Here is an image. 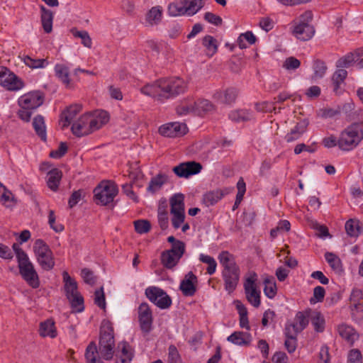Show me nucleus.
Segmentation results:
<instances>
[{"label":"nucleus","instance_id":"53","mask_svg":"<svg viewBox=\"0 0 363 363\" xmlns=\"http://www.w3.org/2000/svg\"><path fill=\"white\" fill-rule=\"evenodd\" d=\"M313 79H321L323 78L326 72L327 67L324 62L321 60H315L313 65Z\"/></svg>","mask_w":363,"mask_h":363},{"label":"nucleus","instance_id":"19","mask_svg":"<svg viewBox=\"0 0 363 363\" xmlns=\"http://www.w3.org/2000/svg\"><path fill=\"white\" fill-rule=\"evenodd\" d=\"M139 321L141 330L145 333L150 330L152 318V312L146 303H143L138 308Z\"/></svg>","mask_w":363,"mask_h":363},{"label":"nucleus","instance_id":"11","mask_svg":"<svg viewBox=\"0 0 363 363\" xmlns=\"http://www.w3.org/2000/svg\"><path fill=\"white\" fill-rule=\"evenodd\" d=\"M185 252L184 242H178L173 248L164 250L161 254V263L168 269H173Z\"/></svg>","mask_w":363,"mask_h":363},{"label":"nucleus","instance_id":"23","mask_svg":"<svg viewBox=\"0 0 363 363\" xmlns=\"http://www.w3.org/2000/svg\"><path fill=\"white\" fill-rule=\"evenodd\" d=\"M162 9L161 6H154L146 13L143 23L145 26L157 25L162 20Z\"/></svg>","mask_w":363,"mask_h":363},{"label":"nucleus","instance_id":"30","mask_svg":"<svg viewBox=\"0 0 363 363\" xmlns=\"http://www.w3.org/2000/svg\"><path fill=\"white\" fill-rule=\"evenodd\" d=\"M121 363H127L132 360L133 357V349L131 346L126 342L118 343L117 347Z\"/></svg>","mask_w":363,"mask_h":363},{"label":"nucleus","instance_id":"36","mask_svg":"<svg viewBox=\"0 0 363 363\" xmlns=\"http://www.w3.org/2000/svg\"><path fill=\"white\" fill-rule=\"evenodd\" d=\"M361 54L359 51L350 52L345 57L339 59L336 62V66L338 68H347L350 67L354 62L359 60Z\"/></svg>","mask_w":363,"mask_h":363},{"label":"nucleus","instance_id":"51","mask_svg":"<svg viewBox=\"0 0 363 363\" xmlns=\"http://www.w3.org/2000/svg\"><path fill=\"white\" fill-rule=\"evenodd\" d=\"M194 101H185L182 102L177 108V113L180 116H185L189 113L195 114Z\"/></svg>","mask_w":363,"mask_h":363},{"label":"nucleus","instance_id":"46","mask_svg":"<svg viewBox=\"0 0 363 363\" xmlns=\"http://www.w3.org/2000/svg\"><path fill=\"white\" fill-rule=\"evenodd\" d=\"M61 177V172L57 169H53L50 171L47 181L48 187L52 191H56L58 188Z\"/></svg>","mask_w":363,"mask_h":363},{"label":"nucleus","instance_id":"5","mask_svg":"<svg viewBox=\"0 0 363 363\" xmlns=\"http://www.w3.org/2000/svg\"><path fill=\"white\" fill-rule=\"evenodd\" d=\"M362 140V128L358 123H353L341 132L339 137V148L343 151H350Z\"/></svg>","mask_w":363,"mask_h":363},{"label":"nucleus","instance_id":"42","mask_svg":"<svg viewBox=\"0 0 363 363\" xmlns=\"http://www.w3.org/2000/svg\"><path fill=\"white\" fill-rule=\"evenodd\" d=\"M82 106L79 104L72 105L62 113L65 118L63 127L68 126L74 120L75 116L80 112Z\"/></svg>","mask_w":363,"mask_h":363},{"label":"nucleus","instance_id":"12","mask_svg":"<svg viewBox=\"0 0 363 363\" xmlns=\"http://www.w3.org/2000/svg\"><path fill=\"white\" fill-rule=\"evenodd\" d=\"M148 299L162 309L169 308L172 304L170 297L162 289L156 286H150L145 290Z\"/></svg>","mask_w":363,"mask_h":363},{"label":"nucleus","instance_id":"58","mask_svg":"<svg viewBox=\"0 0 363 363\" xmlns=\"http://www.w3.org/2000/svg\"><path fill=\"white\" fill-rule=\"evenodd\" d=\"M81 276L84 281L89 285H94L96 283V277L94 274V272L87 268L82 269Z\"/></svg>","mask_w":363,"mask_h":363},{"label":"nucleus","instance_id":"10","mask_svg":"<svg viewBox=\"0 0 363 363\" xmlns=\"http://www.w3.org/2000/svg\"><path fill=\"white\" fill-rule=\"evenodd\" d=\"M160 86L163 100L183 93L186 87L185 82L179 77L161 79Z\"/></svg>","mask_w":363,"mask_h":363},{"label":"nucleus","instance_id":"37","mask_svg":"<svg viewBox=\"0 0 363 363\" xmlns=\"http://www.w3.org/2000/svg\"><path fill=\"white\" fill-rule=\"evenodd\" d=\"M40 335L43 337H55L57 335L55 323L52 320H47L40 323L39 329Z\"/></svg>","mask_w":363,"mask_h":363},{"label":"nucleus","instance_id":"47","mask_svg":"<svg viewBox=\"0 0 363 363\" xmlns=\"http://www.w3.org/2000/svg\"><path fill=\"white\" fill-rule=\"evenodd\" d=\"M203 45L206 48V55L212 57L218 50L217 40L211 35H206L203 39Z\"/></svg>","mask_w":363,"mask_h":363},{"label":"nucleus","instance_id":"62","mask_svg":"<svg viewBox=\"0 0 363 363\" xmlns=\"http://www.w3.org/2000/svg\"><path fill=\"white\" fill-rule=\"evenodd\" d=\"M238 193L236 195V203H240L246 191V185L242 178H240L237 183Z\"/></svg>","mask_w":363,"mask_h":363},{"label":"nucleus","instance_id":"34","mask_svg":"<svg viewBox=\"0 0 363 363\" xmlns=\"http://www.w3.org/2000/svg\"><path fill=\"white\" fill-rule=\"evenodd\" d=\"M363 298L362 291L357 288H354L351 292L350 301V308L352 314L354 311H358L362 308V300Z\"/></svg>","mask_w":363,"mask_h":363},{"label":"nucleus","instance_id":"64","mask_svg":"<svg viewBox=\"0 0 363 363\" xmlns=\"http://www.w3.org/2000/svg\"><path fill=\"white\" fill-rule=\"evenodd\" d=\"M168 361L169 363H179L180 357L177 347L170 345L168 350Z\"/></svg>","mask_w":363,"mask_h":363},{"label":"nucleus","instance_id":"27","mask_svg":"<svg viewBox=\"0 0 363 363\" xmlns=\"http://www.w3.org/2000/svg\"><path fill=\"white\" fill-rule=\"evenodd\" d=\"M167 182V177L164 174H158L155 177H153L148 186L147 187V191L152 194H155L160 191L162 186Z\"/></svg>","mask_w":363,"mask_h":363},{"label":"nucleus","instance_id":"54","mask_svg":"<svg viewBox=\"0 0 363 363\" xmlns=\"http://www.w3.org/2000/svg\"><path fill=\"white\" fill-rule=\"evenodd\" d=\"M264 283V293L265 296L269 298H273L277 294V286L274 279H265Z\"/></svg>","mask_w":363,"mask_h":363},{"label":"nucleus","instance_id":"61","mask_svg":"<svg viewBox=\"0 0 363 363\" xmlns=\"http://www.w3.org/2000/svg\"><path fill=\"white\" fill-rule=\"evenodd\" d=\"M325 289L320 286H318L313 289V296L311 298V303H315L317 302H321L325 296Z\"/></svg>","mask_w":363,"mask_h":363},{"label":"nucleus","instance_id":"24","mask_svg":"<svg viewBox=\"0 0 363 363\" xmlns=\"http://www.w3.org/2000/svg\"><path fill=\"white\" fill-rule=\"evenodd\" d=\"M227 340L236 345L246 346L252 341V335L247 332L235 331L227 337Z\"/></svg>","mask_w":363,"mask_h":363},{"label":"nucleus","instance_id":"31","mask_svg":"<svg viewBox=\"0 0 363 363\" xmlns=\"http://www.w3.org/2000/svg\"><path fill=\"white\" fill-rule=\"evenodd\" d=\"M307 123L304 121L298 123L293 128L291 129L290 132L288 133L285 136V140L287 143H292L302 135L306 131Z\"/></svg>","mask_w":363,"mask_h":363},{"label":"nucleus","instance_id":"32","mask_svg":"<svg viewBox=\"0 0 363 363\" xmlns=\"http://www.w3.org/2000/svg\"><path fill=\"white\" fill-rule=\"evenodd\" d=\"M184 196L182 194H174L170 199V213H184Z\"/></svg>","mask_w":363,"mask_h":363},{"label":"nucleus","instance_id":"26","mask_svg":"<svg viewBox=\"0 0 363 363\" xmlns=\"http://www.w3.org/2000/svg\"><path fill=\"white\" fill-rule=\"evenodd\" d=\"M62 279L67 297L79 294L77 281L69 276L67 272H62Z\"/></svg>","mask_w":363,"mask_h":363},{"label":"nucleus","instance_id":"40","mask_svg":"<svg viewBox=\"0 0 363 363\" xmlns=\"http://www.w3.org/2000/svg\"><path fill=\"white\" fill-rule=\"evenodd\" d=\"M41 22L43 30L45 33H49L52 29V13L44 7L41 8Z\"/></svg>","mask_w":363,"mask_h":363},{"label":"nucleus","instance_id":"39","mask_svg":"<svg viewBox=\"0 0 363 363\" xmlns=\"http://www.w3.org/2000/svg\"><path fill=\"white\" fill-rule=\"evenodd\" d=\"M22 61L31 69H40L46 67L49 62L47 59H34L28 55H23Z\"/></svg>","mask_w":363,"mask_h":363},{"label":"nucleus","instance_id":"29","mask_svg":"<svg viewBox=\"0 0 363 363\" xmlns=\"http://www.w3.org/2000/svg\"><path fill=\"white\" fill-rule=\"evenodd\" d=\"M225 193L220 189H216L206 193L203 196V203L208 207L217 203L224 196Z\"/></svg>","mask_w":363,"mask_h":363},{"label":"nucleus","instance_id":"17","mask_svg":"<svg viewBox=\"0 0 363 363\" xmlns=\"http://www.w3.org/2000/svg\"><path fill=\"white\" fill-rule=\"evenodd\" d=\"M186 132V126L184 123L173 122L162 125L159 128V133L164 136L174 138L183 135Z\"/></svg>","mask_w":363,"mask_h":363},{"label":"nucleus","instance_id":"18","mask_svg":"<svg viewBox=\"0 0 363 363\" xmlns=\"http://www.w3.org/2000/svg\"><path fill=\"white\" fill-rule=\"evenodd\" d=\"M197 282L196 276L190 272L181 281L179 289L185 296H192L196 291Z\"/></svg>","mask_w":363,"mask_h":363},{"label":"nucleus","instance_id":"57","mask_svg":"<svg viewBox=\"0 0 363 363\" xmlns=\"http://www.w3.org/2000/svg\"><path fill=\"white\" fill-rule=\"evenodd\" d=\"M135 230L140 234L147 233L150 230V223L146 220H138L134 222Z\"/></svg>","mask_w":363,"mask_h":363},{"label":"nucleus","instance_id":"21","mask_svg":"<svg viewBox=\"0 0 363 363\" xmlns=\"http://www.w3.org/2000/svg\"><path fill=\"white\" fill-rule=\"evenodd\" d=\"M238 96V91L235 88L230 87L225 90H218L213 95V99L222 104H231L234 102Z\"/></svg>","mask_w":363,"mask_h":363},{"label":"nucleus","instance_id":"60","mask_svg":"<svg viewBox=\"0 0 363 363\" xmlns=\"http://www.w3.org/2000/svg\"><path fill=\"white\" fill-rule=\"evenodd\" d=\"M347 363H362V353L358 349H352L349 352Z\"/></svg>","mask_w":363,"mask_h":363},{"label":"nucleus","instance_id":"25","mask_svg":"<svg viewBox=\"0 0 363 363\" xmlns=\"http://www.w3.org/2000/svg\"><path fill=\"white\" fill-rule=\"evenodd\" d=\"M160 79L156 81L153 84H147L140 89V91L143 94L152 96L157 99V100L163 101L162 97L161 88H160Z\"/></svg>","mask_w":363,"mask_h":363},{"label":"nucleus","instance_id":"16","mask_svg":"<svg viewBox=\"0 0 363 363\" xmlns=\"http://www.w3.org/2000/svg\"><path fill=\"white\" fill-rule=\"evenodd\" d=\"M202 166L200 163L190 161L183 162L173 168V172L179 177L188 178L201 172Z\"/></svg>","mask_w":363,"mask_h":363},{"label":"nucleus","instance_id":"20","mask_svg":"<svg viewBox=\"0 0 363 363\" xmlns=\"http://www.w3.org/2000/svg\"><path fill=\"white\" fill-rule=\"evenodd\" d=\"M311 310L298 312L295 318L294 323L286 328H291V330L296 333L302 331L308 324L311 317Z\"/></svg>","mask_w":363,"mask_h":363},{"label":"nucleus","instance_id":"33","mask_svg":"<svg viewBox=\"0 0 363 363\" xmlns=\"http://www.w3.org/2000/svg\"><path fill=\"white\" fill-rule=\"evenodd\" d=\"M337 332L339 335L350 344H353L357 338V334L355 333L354 330L345 324L340 325L337 327Z\"/></svg>","mask_w":363,"mask_h":363},{"label":"nucleus","instance_id":"8","mask_svg":"<svg viewBox=\"0 0 363 363\" xmlns=\"http://www.w3.org/2000/svg\"><path fill=\"white\" fill-rule=\"evenodd\" d=\"M118 193L117 185L111 181H102L94 190L96 203L104 206L112 203Z\"/></svg>","mask_w":363,"mask_h":363},{"label":"nucleus","instance_id":"1","mask_svg":"<svg viewBox=\"0 0 363 363\" xmlns=\"http://www.w3.org/2000/svg\"><path fill=\"white\" fill-rule=\"evenodd\" d=\"M114 346L113 328L108 321H104L101 327L99 351L96 344L91 342L85 352L87 363H103L99 355L106 360L111 359L114 353Z\"/></svg>","mask_w":363,"mask_h":363},{"label":"nucleus","instance_id":"6","mask_svg":"<svg viewBox=\"0 0 363 363\" xmlns=\"http://www.w3.org/2000/svg\"><path fill=\"white\" fill-rule=\"evenodd\" d=\"M312 20L311 11H306L298 18L293 21L292 34L298 40L306 41L315 33V29L310 21Z\"/></svg>","mask_w":363,"mask_h":363},{"label":"nucleus","instance_id":"49","mask_svg":"<svg viewBox=\"0 0 363 363\" xmlns=\"http://www.w3.org/2000/svg\"><path fill=\"white\" fill-rule=\"evenodd\" d=\"M67 298L70 302L71 306L74 311L79 313L84 311V298L79 293Z\"/></svg>","mask_w":363,"mask_h":363},{"label":"nucleus","instance_id":"14","mask_svg":"<svg viewBox=\"0 0 363 363\" xmlns=\"http://www.w3.org/2000/svg\"><path fill=\"white\" fill-rule=\"evenodd\" d=\"M25 86L24 82L6 67L1 66V86L9 91H17Z\"/></svg>","mask_w":363,"mask_h":363},{"label":"nucleus","instance_id":"43","mask_svg":"<svg viewBox=\"0 0 363 363\" xmlns=\"http://www.w3.org/2000/svg\"><path fill=\"white\" fill-rule=\"evenodd\" d=\"M363 230L360 223L357 219H350L345 223V230L350 237H357Z\"/></svg>","mask_w":363,"mask_h":363},{"label":"nucleus","instance_id":"9","mask_svg":"<svg viewBox=\"0 0 363 363\" xmlns=\"http://www.w3.org/2000/svg\"><path fill=\"white\" fill-rule=\"evenodd\" d=\"M33 251L37 262L43 269L49 271L54 267L55 259L52 252L43 240H35Z\"/></svg>","mask_w":363,"mask_h":363},{"label":"nucleus","instance_id":"50","mask_svg":"<svg viewBox=\"0 0 363 363\" xmlns=\"http://www.w3.org/2000/svg\"><path fill=\"white\" fill-rule=\"evenodd\" d=\"M199 260L201 262L208 264V267L206 269V273L208 274L212 275L216 272L217 268V263L213 257L204 254H200Z\"/></svg>","mask_w":363,"mask_h":363},{"label":"nucleus","instance_id":"13","mask_svg":"<svg viewBox=\"0 0 363 363\" xmlns=\"http://www.w3.org/2000/svg\"><path fill=\"white\" fill-rule=\"evenodd\" d=\"M257 274L253 273L250 274L244 283V289L247 301L254 307H259L260 305V291L257 289L255 281H257Z\"/></svg>","mask_w":363,"mask_h":363},{"label":"nucleus","instance_id":"56","mask_svg":"<svg viewBox=\"0 0 363 363\" xmlns=\"http://www.w3.org/2000/svg\"><path fill=\"white\" fill-rule=\"evenodd\" d=\"M72 34L76 38L81 39L82 43L87 48H91L92 42L89 33L85 30H72Z\"/></svg>","mask_w":363,"mask_h":363},{"label":"nucleus","instance_id":"28","mask_svg":"<svg viewBox=\"0 0 363 363\" xmlns=\"http://www.w3.org/2000/svg\"><path fill=\"white\" fill-rule=\"evenodd\" d=\"M229 118L235 122H245L254 118L252 111L247 109H238L232 111L228 116Z\"/></svg>","mask_w":363,"mask_h":363},{"label":"nucleus","instance_id":"15","mask_svg":"<svg viewBox=\"0 0 363 363\" xmlns=\"http://www.w3.org/2000/svg\"><path fill=\"white\" fill-rule=\"evenodd\" d=\"M44 101L43 95L40 91H30L22 95L18 99V104L21 108L35 110L40 106Z\"/></svg>","mask_w":363,"mask_h":363},{"label":"nucleus","instance_id":"45","mask_svg":"<svg viewBox=\"0 0 363 363\" xmlns=\"http://www.w3.org/2000/svg\"><path fill=\"white\" fill-rule=\"evenodd\" d=\"M195 114L201 115L213 109V104L207 99H198L194 102Z\"/></svg>","mask_w":363,"mask_h":363},{"label":"nucleus","instance_id":"63","mask_svg":"<svg viewBox=\"0 0 363 363\" xmlns=\"http://www.w3.org/2000/svg\"><path fill=\"white\" fill-rule=\"evenodd\" d=\"M300 61L294 57H289L286 59L283 67L287 70H294L300 67Z\"/></svg>","mask_w":363,"mask_h":363},{"label":"nucleus","instance_id":"48","mask_svg":"<svg viewBox=\"0 0 363 363\" xmlns=\"http://www.w3.org/2000/svg\"><path fill=\"white\" fill-rule=\"evenodd\" d=\"M256 39V36L251 31H247L238 37V44L240 48H246L248 45L254 44Z\"/></svg>","mask_w":363,"mask_h":363},{"label":"nucleus","instance_id":"59","mask_svg":"<svg viewBox=\"0 0 363 363\" xmlns=\"http://www.w3.org/2000/svg\"><path fill=\"white\" fill-rule=\"evenodd\" d=\"M94 303L99 308L104 309L106 307V299L103 287L96 290L94 293Z\"/></svg>","mask_w":363,"mask_h":363},{"label":"nucleus","instance_id":"3","mask_svg":"<svg viewBox=\"0 0 363 363\" xmlns=\"http://www.w3.org/2000/svg\"><path fill=\"white\" fill-rule=\"evenodd\" d=\"M108 121V115L106 111H101L94 115L84 114L72 125V131L77 137H82L99 129Z\"/></svg>","mask_w":363,"mask_h":363},{"label":"nucleus","instance_id":"41","mask_svg":"<svg viewBox=\"0 0 363 363\" xmlns=\"http://www.w3.org/2000/svg\"><path fill=\"white\" fill-rule=\"evenodd\" d=\"M298 333L291 330V328H286L285 347L289 353L296 350L297 345L296 335Z\"/></svg>","mask_w":363,"mask_h":363},{"label":"nucleus","instance_id":"52","mask_svg":"<svg viewBox=\"0 0 363 363\" xmlns=\"http://www.w3.org/2000/svg\"><path fill=\"white\" fill-rule=\"evenodd\" d=\"M310 320L315 330L321 332L324 328V320L320 312L311 310Z\"/></svg>","mask_w":363,"mask_h":363},{"label":"nucleus","instance_id":"22","mask_svg":"<svg viewBox=\"0 0 363 363\" xmlns=\"http://www.w3.org/2000/svg\"><path fill=\"white\" fill-rule=\"evenodd\" d=\"M56 77L62 82L67 88L73 86L72 80L70 78V73L67 66L64 64H56L55 66Z\"/></svg>","mask_w":363,"mask_h":363},{"label":"nucleus","instance_id":"38","mask_svg":"<svg viewBox=\"0 0 363 363\" xmlns=\"http://www.w3.org/2000/svg\"><path fill=\"white\" fill-rule=\"evenodd\" d=\"M33 127L36 134L41 138V140L45 141L47 137L46 126L44 118L42 116L38 115L33 118Z\"/></svg>","mask_w":363,"mask_h":363},{"label":"nucleus","instance_id":"55","mask_svg":"<svg viewBox=\"0 0 363 363\" xmlns=\"http://www.w3.org/2000/svg\"><path fill=\"white\" fill-rule=\"evenodd\" d=\"M347 76V72L344 69H338L333 75V82L335 84V91H337L340 85L344 82Z\"/></svg>","mask_w":363,"mask_h":363},{"label":"nucleus","instance_id":"4","mask_svg":"<svg viewBox=\"0 0 363 363\" xmlns=\"http://www.w3.org/2000/svg\"><path fill=\"white\" fill-rule=\"evenodd\" d=\"M19 273L26 282L32 288L37 289L40 286L38 274L33 263L30 261L27 253L22 249L14 248Z\"/></svg>","mask_w":363,"mask_h":363},{"label":"nucleus","instance_id":"35","mask_svg":"<svg viewBox=\"0 0 363 363\" xmlns=\"http://www.w3.org/2000/svg\"><path fill=\"white\" fill-rule=\"evenodd\" d=\"M325 258L332 269L337 274L343 272L342 261L338 256L333 252H326Z\"/></svg>","mask_w":363,"mask_h":363},{"label":"nucleus","instance_id":"2","mask_svg":"<svg viewBox=\"0 0 363 363\" xmlns=\"http://www.w3.org/2000/svg\"><path fill=\"white\" fill-rule=\"evenodd\" d=\"M222 267L221 275L224 281V288L228 294L233 292L240 280V269L234 256L228 251H222L218 256Z\"/></svg>","mask_w":363,"mask_h":363},{"label":"nucleus","instance_id":"44","mask_svg":"<svg viewBox=\"0 0 363 363\" xmlns=\"http://www.w3.org/2000/svg\"><path fill=\"white\" fill-rule=\"evenodd\" d=\"M1 190H3L1 191V204L9 208H13L17 203V200L12 192L9 191L2 184Z\"/></svg>","mask_w":363,"mask_h":363},{"label":"nucleus","instance_id":"7","mask_svg":"<svg viewBox=\"0 0 363 363\" xmlns=\"http://www.w3.org/2000/svg\"><path fill=\"white\" fill-rule=\"evenodd\" d=\"M203 6L202 0H178L169 5L168 12L172 16H191L196 13Z\"/></svg>","mask_w":363,"mask_h":363}]
</instances>
